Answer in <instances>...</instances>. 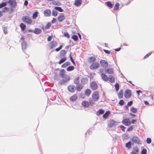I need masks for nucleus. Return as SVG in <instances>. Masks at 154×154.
Masks as SVG:
<instances>
[{
	"label": "nucleus",
	"mask_w": 154,
	"mask_h": 154,
	"mask_svg": "<svg viewBox=\"0 0 154 154\" xmlns=\"http://www.w3.org/2000/svg\"><path fill=\"white\" fill-rule=\"evenodd\" d=\"M22 20L23 23L27 24H31L32 23L31 18L27 16H23L22 17Z\"/></svg>",
	"instance_id": "obj_1"
},
{
	"label": "nucleus",
	"mask_w": 154,
	"mask_h": 154,
	"mask_svg": "<svg viewBox=\"0 0 154 154\" xmlns=\"http://www.w3.org/2000/svg\"><path fill=\"white\" fill-rule=\"evenodd\" d=\"M131 141L134 143H136L137 144L141 145V143L139 138L136 136H134L132 137Z\"/></svg>",
	"instance_id": "obj_2"
},
{
	"label": "nucleus",
	"mask_w": 154,
	"mask_h": 154,
	"mask_svg": "<svg viewBox=\"0 0 154 154\" xmlns=\"http://www.w3.org/2000/svg\"><path fill=\"white\" fill-rule=\"evenodd\" d=\"M8 3L9 4L11 8H15L17 6L16 0H9Z\"/></svg>",
	"instance_id": "obj_3"
},
{
	"label": "nucleus",
	"mask_w": 154,
	"mask_h": 154,
	"mask_svg": "<svg viewBox=\"0 0 154 154\" xmlns=\"http://www.w3.org/2000/svg\"><path fill=\"white\" fill-rule=\"evenodd\" d=\"M100 66V64L98 62L93 63L90 66V69L93 70L98 69Z\"/></svg>",
	"instance_id": "obj_4"
},
{
	"label": "nucleus",
	"mask_w": 154,
	"mask_h": 154,
	"mask_svg": "<svg viewBox=\"0 0 154 154\" xmlns=\"http://www.w3.org/2000/svg\"><path fill=\"white\" fill-rule=\"evenodd\" d=\"M119 123V122H116L113 120H110L108 122V127L111 128L116 126L118 125Z\"/></svg>",
	"instance_id": "obj_5"
},
{
	"label": "nucleus",
	"mask_w": 154,
	"mask_h": 154,
	"mask_svg": "<svg viewBox=\"0 0 154 154\" xmlns=\"http://www.w3.org/2000/svg\"><path fill=\"white\" fill-rule=\"evenodd\" d=\"M92 98L93 100L95 102L98 100L99 99V94L98 91L94 92L92 95Z\"/></svg>",
	"instance_id": "obj_6"
},
{
	"label": "nucleus",
	"mask_w": 154,
	"mask_h": 154,
	"mask_svg": "<svg viewBox=\"0 0 154 154\" xmlns=\"http://www.w3.org/2000/svg\"><path fill=\"white\" fill-rule=\"evenodd\" d=\"M90 86L91 89L94 91L96 90L98 88L97 84L94 81L91 82Z\"/></svg>",
	"instance_id": "obj_7"
},
{
	"label": "nucleus",
	"mask_w": 154,
	"mask_h": 154,
	"mask_svg": "<svg viewBox=\"0 0 154 154\" xmlns=\"http://www.w3.org/2000/svg\"><path fill=\"white\" fill-rule=\"evenodd\" d=\"M132 95L131 91L130 90L127 89L124 94L125 97L126 98H129Z\"/></svg>",
	"instance_id": "obj_8"
},
{
	"label": "nucleus",
	"mask_w": 154,
	"mask_h": 154,
	"mask_svg": "<svg viewBox=\"0 0 154 154\" xmlns=\"http://www.w3.org/2000/svg\"><path fill=\"white\" fill-rule=\"evenodd\" d=\"M122 123L127 126H129L131 124V122L128 119H124L122 121Z\"/></svg>",
	"instance_id": "obj_9"
},
{
	"label": "nucleus",
	"mask_w": 154,
	"mask_h": 154,
	"mask_svg": "<svg viewBox=\"0 0 154 154\" xmlns=\"http://www.w3.org/2000/svg\"><path fill=\"white\" fill-rule=\"evenodd\" d=\"M104 69H100V72L101 74V76L102 79L104 81H107L108 80V78L106 75L102 73Z\"/></svg>",
	"instance_id": "obj_10"
},
{
	"label": "nucleus",
	"mask_w": 154,
	"mask_h": 154,
	"mask_svg": "<svg viewBox=\"0 0 154 154\" xmlns=\"http://www.w3.org/2000/svg\"><path fill=\"white\" fill-rule=\"evenodd\" d=\"M101 66L103 67H107L108 65V62L105 60H101L100 62Z\"/></svg>",
	"instance_id": "obj_11"
},
{
	"label": "nucleus",
	"mask_w": 154,
	"mask_h": 154,
	"mask_svg": "<svg viewBox=\"0 0 154 154\" xmlns=\"http://www.w3.org/2000/svg\"><path fill=\"white\" fill-rule=\"evenodd\" d=\"M67 89L69 92L74 93L75 90V87L74 85H70L68 87Z\"/></svg>",
	"instance_id": "obj_12"
},
{
	"label": "nucleus",
	"mask_w": 154,
	"mask_h": 154,
	"mask_svg": "<svg viewBox=\"0 0 154 154\" xmlns=\"http://www.w3.org/2000/svg\"><path fill=\"white\" fill-rule=\"evenodd\" d=\"M65 17L63 13H61L57 18V19L60 22H62L65 19Z\"/></svg>",
	"instance_id": "obj_13"
},
{
	"label": "nucleus",
	"mask_w": 154,
	"mask_h": 154,
	"mask_svg": "<svg viewBox=\"0 0 154 154\" xmlns=\"http://www.w3.org/2000/svg\"><path fill=\"white\" fill-rule=\"evenodd\" d=\"M28 46V44L26 42L23 41L21 43V46L22 50L24 51V50H25Z\"/></svg>",
	"instance_id": "obj_14"
},
{
	"label": "nucleus",
	"mask_w": 154,
	"mask_h": 154,
	"mask_svg": "<svg viewBox=\"0 0 154 154\" xmlns=\"http://www.w3.org/2000/svg\"><path fill=\"white\" fill-rule=\"evenodd\" d=\"M57 43L55 41H52L50 43V48L51 49L55 48L57 45Z\"/></svg>",
	"instance_id": "obj_15"
},
{
	"label": "nucleus",
	"mask_w": 154,
	"mask_h": 154,
	"mask_svg": "<svg viewBox=\"0 0 154 154\" xmlns=\"http://www.w3.org/2000/svg\"><path fill=\"white\" fill-rule=\"evenodd\" d=\"M82 105L85 108L88 107L90 106L89 102L86 100L83 101L82 103Z\"/></svg>",
	"instance_id": "obj_16"
},
{
	"label": "nucleus",
	"mask_w": 154,
	"mask_h": 154,
	"mask_svg": "<svg viewBox=\"0 0 154 154\" xmlns=\"http://www.w3.org/2000/svg\"><path fill=\"white\" fill-rule=\"evenodd\" d=\"M104 70H105L107 73L108 74H113V73L114 71L113 69L112 68H106Z\"/></svg>",
	"instance_id": "obj_17"
},
{
	"label": "nucleus",
	"mask_w": 154,
	"mask_h": 154,
	"mask_svg": "<svg viewBox=\"0 0 154 154\" xmlns=\"http://www.w3.org/2000/svg\"><path fill=\"white\" fill-rule=\"evenodd\" d=\"M51 11L49 9H46L44 11V14L47 17L50 16L51 15Z\"/></svg>",
	"instance_id": "obj_18"
},
{
	"label": "nucleus",
	"mask_w": 154,
	"mask_h": 154,
	"mask_svg": "<svg viewBox=\"0 0 154 154\" xmlns=\"http://www.w3.org/2000/svg\"><path fill=\"white\" fill-rule=\"evenodd\" d=\"M82 0H75L74 5L78 7L82 4Z\"/></svg>",
	"instance_id": "obj_19"
},
{
	"label": "nucleus",
	"mask_w": 154,
	"mask_h": 154,
	"mask_svg": "<svg viewBox=\"0 0 154 154\" xmlns=\"http://www.w3.org/2000/svg\"><path fill=\"white\" fill-rule=\"evenodd\" d=\"M60 55L61 57H66V51L64 50H61L60 52Z\"/></svg>",
	"instance_id": "obj_20"
},
{
	"label": "nucleus",
	"mask_w": 154,
	"mask_h": 154,
	"mask_svg": "<svg viewBox=\"0 0 154 154\" xmlns=\"http://www.w3.org/2000/svg\"><path fill=\"white\" fill-rule=\"evenodd\" d=\"M65 71L64 69H61L59 72V75L60 77L61 78H64L65 75Z\"/></svg>",
	"instance_id": "obj_21"
},
{
	"label": "nucleus",
	"mask_w": 154,
	"mask_h": 154,
	"mask_svg": "<svg viewBox=\"0 0 154 154\" xmlns=\"http://www.w3.org/2000/svg\"><path fill=\"white\" fill-rule=\"evenodd\" d=\"M139 152V149L138 148L136 147L133 149L132 152L131 154H138Z\"/></svg>",
	"instance_id": "obj_22"
},
{
	"label": "nucleus",
	"mask_w": 154,
	"mask_h": 154,
	"mask_svg": "<svg viewBox=\"0 0 154 154\" xmlns=\"http://www.w3.org/2000/svg\"><path fill=\"white\" fill-rule=\"evenodd\" d=\"M96 60V58L94 57H90L88 59V61L89 63H94Z\"/></svg>",
	"instance_id": "obj_23"
},
{
	"label": "nucleus",
	"mask_w": 154,
	"mask_h": 154,
	"mask_svg": "<svg viewBox=\"0 0 154 154\" xmlns=\"http://www.w3.org/2000/svg\"><path fill=\"white\" fill-rule=\"evenodd\" d=\"M42 32V29L38 28H35L33 32L34 33L36 34H38L41 33Z\"/></svg>",
	"instance_id": "obj_24"
},
{
	"label": "nucleus",
	"mask_w": 154,
	"mask_h": 154,
	"mask_svg": "<svg viewBox=\"0 0 154 154\" xmlns=\"http://www.w3.org/2000/svg\"><path fill=\"white\" fill-rule=\"evenodd\" d=\"M78 97L76 94H75L71 96L70 98V100L72 102L75 101L77 99Z\"/></svg>",
	"instance_id": "obj_25"
},
{
	"label": "nucleus",
	"mask_w": 154,
	"mask_h": 154,
	"mask_svg": "<svg viewBox=\"0 0 154 154\" xmlns=\"http://www.w3.org/2000/svg\"><path fill=\"white\" fill-rule=\"evenodd\" d=\"M73 81L74 83L76 85L79 84V77H77L75 78L73 80Z\"/></svg>",
	"instance_id": "obj_26"
},
{
	"label": "nucleus",
	"mask_w": 154,
	"mask_h": 154,
	"mask_svg": "<svg viewBox=\"0 0 154 154\" xmlns=\"http://www.w3.org/2000/svg\"><path fill=\"white\" fill-rule=\"evenodd\" d=\"M110 114V111H108L103 115V117L104 119H106L109 116Z\"/></svg>",
	"instance_id": "obj_27"
},
{
	"label": "nucleus",
	"mask_w": 154,
	"mask_h": 154,
	"mask_svg": "<svg viewBox=\"0 0 154 154\" xmlns=\"http://www.w3.org/2000/svg\"><path fill=\"white\" fill-rule=\"evenodd\" d=\"M106 5L109 7L112 8L113 6V5L110 1H108L105 2Z\"/></svg>",
	"instance_id": "obj_28"
},
{
	"label": "nucleus",
	"mask_w": 154,
	"mask_h": 154,
	"mask_svg": "<svg viewBox=\"0 0 154 154\" xmlns=\"http://www.w3.org/2000/svg\"><path fill=\"white\" fill-rule=\"evenodd\" d=\"M104 112V110L102 109H100L98 111L96 112L97 115L98 116H99L100 115L103 114Z\"/></svg>",
	"instance_id": "obj_29"
},
{
	"label": "nucleus",
	"mask_w": 154,
	"mask_h": 154,
	"mask_svg": "<svg viewBox=\"0 0 154 154\" xmlns=\"http://www.w3.org/2000/svg\"><path fill=\"white\" fill-rule=\"evenodd\" d=\"M109 81L111 83H114L115 82V79L112 75H109Z\"/></svg>",
	"instance_id": "obj_30"
},
{
	"label": "nucleus",
	"mask_w": 154,
	"mask_h": 154,
	"mask_svg": "<svg viewBox=\"0 0 154 154\" xmlns=\"http://www.w3.org/2000/svg\"><path fill=\"white\" fill-rule=\"evenodd\" d=\"M81 81L82 84H85L87 83L88 79L87 78H82L81 79Z\"/></svg>",
	"instance_id": "obj_31"
},
{
	"label": "nucleus",
	"mask_w": 154,
	"mask_h": 154,
	"mask_svg": "<svg viewBox=\"0 0 154 154\" xmlns=\"http://www.w3.org/2000/svg\"><path fill=\"white\" fill-rule=\"evenodd\" d=\"M72 52H71L69 55V57L70 58V60L72 62V63H73V65L75 66L76 63H75V61H74V60L73 59V57L72 56Z\"/></svg>",
	"instance_id": "obj_32"
},
{
	"label": "nucleus",
	"mask_w": 154,
	"mask_h": 154,
	"mask_svg": "<svg viewBox=\"0 0 154 154\" xmlns=\"http://www.w3.org/2000/svg\"><path fill=\"white\" fill-rule=\"evenodd\" d=\"M76 90L78 91H80L82 88V86L81 84L76 85Z\"/></svg>",
	"instance_id": "obj_33"
},
{
	"label": "nucleus",
	"mask_w": 154,
	"mask_h": 154,
	"mask_svg": "<svg viewBox=\"0 0 154 154\" xmlns=\"http://www.w3.org/2000/svg\"><path fill=\"white\" fill-rule=\"evenodd\" d=\"M91 93V91L90 89H87L86 90L85 92V94L86 95L89 96Z\"/></svg>",
	"instance_id": "obj_34"
},
{
	"label": "nucleus",
	"mask_w": 154,
	"mask_h": 154,
	"mask_svg": "<svg viewBox=\"0 0 154 154\" xmlns=\"http://www.w3.org/2000/svg\"><path fill=\"white\" fill-rule=\"evenodd\" d=\"M67 59L66 57H64L62 58L59 61L58 63L59 64H60L63 63H64L65 61H66Z\"/></svg>",
	"instance_id": "obj_35"
},
{
	"label": "nucleus",
	"mask_w": 154,
	"mask_h": 154,
	"mask_svg": "<svg viewBox=\"0 0 154 154\" xmlns=\"http://www.w3.org/2000/svg\"><path fill=\"white\" fill-rule=\"evenodd\" d=\"M131 142L130 141H129L125 144V146L128 149H129L131 148Z\"/></svg>",
	"instance_id": "obj_36"
},
{
	"label": "nucleus",
	"mask_w": 154,
	"mask_h": 154,
	"mask_svg": "<svg viewBox=\"0 0 154 154\" xmlns=\"http://www.w3.org/2000/svg\"><path fill=\"white\" fill-rule=\"evenodd\" d=\"M70 64L71 63L69 62H66L62 65L61 67L62 68H65L68 66L70 65Z\"/></svg>",
	"instance_id": "obj_37"
},
{
	"label": "nucleus",
	"mask_w": 154,
	"mask_h": 154,
	"mask_svg": "<svg viewBox=\"0 0 154 154\" xmlns=\"http://www.w3.org/2000/svg\"><path fill=\"white\" fill-rule=\"evenodd\" d=\"M38 12L37 11H35L32 14V18L33 19H35L38 16Z\"/></svg>",
	"instance_id": "obj_38"
},
{
	"label": "nucleus",
	"mask_w": 154,
	"mask_h": 154,
	"mask_svg": "<svg viewBox=\"0 0 154 154\" xmlns=\"http://www.w3.org/2000/svg\"><path fill=\"white\" fill-rule=\"evenodd\" d=\"M74 69V67L72 66H70L67 68V71L69 72L73 70Z\"/></svg>",
	"instance_id": "obj_39"
},
{
	"label": "nucleus",
	"mask_w": 154,
	"mask_h": 154,
	"mask_svg": "<svg viewBox=\"0 0 154 154\" xmlns=\"http://www.w3.org/2000/svg\"><path fill=\"white\" fill-rule=\"evenodd\" d=\"M20 27L21 30L23 31L25 30L26 28V25L23 23H21L20 24Z\"/></svg>",
	"instance_id": "obj_40"
},
{
	"label": "nucleus",
	"mask_w": 154,
	"mask_h": 154,
	"mask_svg": "<svg viewBox=\"0 0 154 154\" xmlns=\"http://www.w3.org/2000/svg\"><path fill=\"white\" fill-rule=\"evenodd\" d=\"M130 111L134 113H136L137 112V109L134 107H131Z\"/></svg>",
	"instance_id": "obj_41"
},
{
	"label": "nucleus",
	"mask_w": 154,
	"mask_h": 154,
	"mask_svg": "<svg viewBox=\"0 0 154 154\" xmlns=\"http://www.w3.org/2000/svg\"><path fill=\"white\" fill-rule=\"evenodd\" d=\"M63 78V80L65 82H67L69 80L70 77L68 75H65Z\"/></svg>",
	"instance_id": "obj_42"
},
{
	"label": "nucleus",
	"mask_w": 154,
	"mask_h": 154,
	"mask_svg": "<svg viewBox=\"0 0 154 154\" xmlns=\"http://www.w3.org/2000/svg\"><path fill=\"white\" fill-rule=\"evenodd\" d=\"M118 96L119 98L120 99L122 98L123 97V93L122 90H121L119 91Z\"/></svg>",
	"instance_id": "obj_43"
},
{
	"label": "nucleus",
	"mask_w": 154,
	"mask_h": 154,
	"mask_svg": "<svg viewBox=\"0 0 154 154\" xmlns=\"http://www.w3.org/2000/svg\"><path fill=\"white\" fill-rule=\"evenodd\" d=\"M7 3L5 2H3L0 4V8H2L3 7H5L7 5Z\"/></svg>",
	"instance_id": "obj_44"
},
{
	"label": "nucleus",
	"mask_w": 154,
	"mask_h": 154,
	"mask_svg": "<svg viewBox=\"0 0 154 154\" xmlns=\"http://www.w3.org/2000/svg\"><path fill=\"white\" fill-rule=\"evenodd\" d=\"M55 10L58 11L60 12H62L63 11V10L61 7H55L54 8Z\"/></svg>",
	"instance_id": "obj_45"
},
{
	"label": "nucleus",
	"mask_w": 154,
	"mask_h": 154,
	"mask_svg": "<svg viewBox=\"0 0 154 154\" xmlns=\"http://www.w3.org/2000/svg\"><path fill=\"white\" fill-rule=\"evenodd\" d=\"M120 5L118 3H116L114 8V9L116 10H118L119 8V6Z\"/></svg>",
	"instance_id": "obj_46"
},
{
	"label": "nucleus",
	"mask_w": 154,
	"mask_h": 154,
	"mask_svg": "<svg viewBox=\"0 0 154 154\" xmlns=\"http://www.w3.org/2000/svg\"><path fill=\"white\" fill-rule=\"evenodd\" d=\"M72 38L73 40H74L75 41H76L78 40V37L77 35H73L72 37Z\"/></svg>",
	"instance_id": "obj_47"
},
{
	"label": "nucleus",
	"mask_w": 154,
	"mask_h": 154,
	"mask_svg": "<svg viewBox=\"0 0 154 154\" xmlns=\"http://www.w3.org/2000/svg\"><path fill=\"white\" fill-rule=\"evenodd\" d=\"M114 86L116 88V91H118L119 90V83H116Z\"/></svg>",
	"instance_id": "obj_48"
},
{
	"label": "nucleus",
	"mask_w": 154,
	"mask_h": 154,
	"mask_svg": "<svg viewBox=\"0 0 154 154\" xmlns=\"http://www.w3.org/2000/svg\"><path fill=\"white\" fill-rule=\"evenodd\" d=\"M53 4L54 5L60 6L61 5V3L58 1H54L53 2Z\"/></svg>",
	"instance_id": "obj_49"
},
{
	"label": "nucleus",
	"mask_w": 154,
	"mask_h": 154,
	"mask_svg": "<svg viewBox=\"0 0 154 154\" xmlns=\"http://www.w3.org/2000/svg\"><path fill=\"white\" fill-rule=\"evenodd\" d=\"M51 25V22L48 23L45 26V29H49Z\"/></svg>",
	"instance_id": "obj_50"
},
{
	"label": "nucleus",
	"mask_w": 154,
	"mask_h": 154,
	"mask_svg": "<svg viewBox=\"0 0 154 154\" xmlns=\"http://www.w3.org/2000/svg\"><path fill=\"white\" fill-rule=\"evenodd\" d=\"M54 79L55 80H59L60 79V76H59L56 73L55 74V75L54 76Z\"/></svg>",
	"instance_id": "obj_51"
},
{
	"label": "nucleus",
	"mask_w": 154,
	"mask_h": 154,
	"mask_svg": "<svg viewBox=\"0 0 154 154\" xmlns=\"http://www.w3.org/2000/svg\"><path fill=\"white\" fill-rule=\"evenodd\" d=\"M119 104L120 105L122 106L125 104V102L123 100H121L119 101Z\"/></svg>",
	"instance_id": "obj_52"
},
{
	"label": "nucleus",
	"mask_w": 154,
	"mask_h": 154,
	"mask_svg": "<svg viewBox=\"0 0 154 154\" xmlns=\"http://www.w3.org/2000/svg\"><path fill=\"white\" fill-rule=\"evenodd\" d=\"M147 150L145 148H143L141 152V154H146Z\"/></svg>",
	"instance_id": "obj_53"
},
{
	"label": "nucleus",
	"mask_w": 154,
	"mask_h": 154,
	"mask_svg": "<svg viewBox=\"0 0 154 154\" xmlns=\"http://www.w3.org/2000/svg\"><path fill=\"white\" fill-rule=\"evenodd\" d=\"M9 8H8L7 7H5L4 8H3L2 10V12H7L8 11Z\"/></svg>",
	"instance_id": "obj_54"
},
{
	"label": "nucleus",
	"mask_w": 154,
	"mask_h": 154,
	"mask_svg": "<svg viewBox=\"0 0 154 154\" xmlns=\"http://www.w3.org/2000/svg\"><path fill=\"white\" fill-rule=\"evenodd\" d=\"M152 52H150L147 54H146L143 57L144 59H145L149 57L152 54Z\"/></svg>",
	"instance_id": "obj_55"
},
{
	"label": "nucleus",
	"mask_w": 154,
	"mask_h": 154,
	"mask_svg": "<svg viewBox=\"0 0 154 154\" xmlns=\"http://www.w3.org/2000/svg\"><path fill=\"white\" fill-rule=\"evenodd\" d=\"M52 14L54 16L56 17L57 15V11L53 10L52 12Z\"/></svg>",
	"instance_id": "obj_56"
},
{
	"label": "nucleus",
	"mask_w": 154,
	"mask_h": 154,
	"mask_svg": "<svg viewBox=\"0 0 154 154\" xmlns=\"http://www.w3.org/2000/svg\"><path fill=\"white\" fill-rule=\"evenodd\" d=\"M64 36L65 37H67V38H70V36L69 34L67 32H65L64 33Z\"/></svg>",
	"instance_id": "obj_57"
},
{
	"label": "nucleus",
	"mask_w": 154,
	"mask_h": 154,
	"mask_svg": "<svg viewBox=\"0 0 154 154\" xmlns=\"http://www.w3.org/2000/svg\"><path fill=\"white\" fill-rule=\"evenodd\" d=\"M152 141L151 139L149 138H148L146 139V142L148 144H150L151 143Z\"/></svg>",
	"instance_id": "obj_58"
},
{
	"label": "nucleus",
	"mask_w": 154,
	"mask_h": 154,
	"mask_svg": "<svg viewBox=\"0 0 154 154\" xmlns=\"http://www.w3.org/2000/svg\"><path fill=\"white\" fill-rule=\"evenodd\" d=\"M133 129V126H131L127 130V131H128L132 130Z\"/></svg>",
	"instance_id": "obj_59"
},
{
	"label": "nucleus",
	"mask_w": 154,
	"mask_h": 154,
	"mask_svg": "<svg viewBox=\"0 0 154 154\" xmlns=\"http://www.w3.org/2000/svg\"><path fill=\"white\" fill-rule=\"evenodd\" d=\"M120 128L123 131H125V128H126L124 126L122 125H121L120 126Z\"/></svg>",
	"instance_id": "obj_60"
},
{
	"label": "nucleus",
	"mask_w": 154,
	"mask_h": 154,
	"mask_svg": "<svg viewBox=\"0 0 154 154\" xmlns=\"http://www.w3.org/2000/svg\"><path fill=\"white\" fill-rule=\"evenodd\" d=\"M65 82L63 80H61L60 81L59 84L60 85H62L64 84Z\"/></svg>",
	"instance_id": "obj_61"
},
{
	"label": "nucleus",
	"mask_w": 154,
	"mask_h": 154,
	"mask_svg": "<svg viewBox=\"0 0 154 154\" xmlns=\"http://www.w3.org/2000/svg\"><path fill=\"white\" fill-rule=\"evenodd\" d=\"M133 103V101H131L129 102H128V103L127 105H128V106H131L132 105Z\"/></svg>",
	"instance_id": "obj_62"
},
{
	"label": "nucleus",
	"mask_w": 154,
	"mask_h": 154,
	"mask_svg": "<svg viewBox=\"0 0 154 154\" xmlns=\"http://www.w3.org/2000/svg\"><path fill=\"white\" fill-rule=\"evenodd\" d=\"M89 104H90V105L92 106L94 103V101L92 100H89Z\"/></svg>",
	"instance_id": "obj_63"
},
{
	"label": "nucleus",
	"mask_w": 154,
	"mask_h": 154,
	"mask_svg": "<svg viewBox=\"0 0 154 154\" xmlns=\"http://www.w3.org/2000/svg\"><path fill=\"white\" fill-rule=\"evenodd\" d=\"M129 138V136L128 134H125V136L124 137V138H125V139L126 140H127Z\"/></svg>",
	"instance_id": "obj_64"
}]
</instances>
